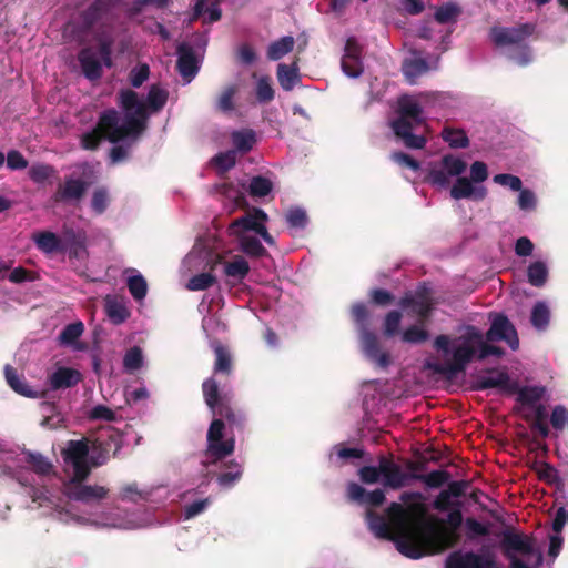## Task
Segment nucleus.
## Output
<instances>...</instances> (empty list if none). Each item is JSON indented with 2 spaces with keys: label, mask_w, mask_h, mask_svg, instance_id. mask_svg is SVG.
I'll return each mask as SVG.
<instances>
[{
  "label": "nucleus",
  "mask_w": 568,
  "mask_h": 568,
  "mask_svg": "<svg viewBox=\"0 0 568 568\" xmlns=\"http://www.w3.org/2000/svg\"><path fill=\"white\" fill-rule=\"evenodd\" d=\"M202 392L205 404L214 416L206 435L205 459L202 460V465L209 467L233 454L235 439L233 436L223 439L225 428L227 426L232 433L242 432L247 416L244 410L233 406L226 395H221L219 384L213 377L203 382Z\"/></svg>",
  "instance_id": "1"
},
{
  "label": "nucleus",
  "mask_w": 568,
  "mask_h": 568,
  "mask_svg": "<svg viewBox=\"0 0 568 568\" xmlns=\"http://www.w3.org/2000/svg\"><path fill=\"white\" fill-rule=\"evenodd\" d=\"M168 91L152 84L149 89L146 101L139 98L138 92L131 89L121 90L118 93V105L124 112L122 128L115 131L114 140L122 136L139 139L148 129L151 113L161 111L168 101Z\"/></svg>",
  "instance_id": "2"
},
{
  "label": "nucleus",
  "mask_w": 568,
  "mask_h": 568,
  "mask_svg": "<svg viewBox=\"0 0 568 568\" xmlns=\"http://www.w3.org/2000/svg\"><path fill=\"white\" fill-rule=\"evenodd\" d=\"M407 515L404 506L394 501L386 508V516L368 509L366 520L369 530L377 538L393 541L405 557L419 559L424 557V552L419 551L412 539L414 530L408 525Z\"/></svg>",
  "instance_id": "3"
},
{
  "label": "nucleus",
  "mask_w": 568,
  "mask_h": 568,
  "mask_svg": "<svg viewBox=\"0 0 568 568\" xmlns=\"http://www.w3.org/2000/svg\"><path fill=\"white\" fill-rule=\"evenodd\" d=\"M458 341L460 342L452 351V359L444 363L429 362L425 363V367L435 374L445 376L448 379L454 378L459 373H464L468 364L474 359L477 354L475 342H481V332L474 325L466 327V333L462 335ZM450 337L442 334L434 339V348L442 352L444 355L450 353Z\"/></svg>",
  "instance_id": "4"
},
{
  "label": "nucleus",
  "mask_w": 568,
  "mask_h": 568,
  "mask_svg": "<svg viewBox=\"0 0 568 568\" xmlns=\"http://www.w3.org/2000/svg\"><path fill=\"white\" fill-rule=\"evenodd\" d=\"M396 114L397 118L390 122L394 134L403 141L406 148L423 149L426 145V139L413 133L425 122L424 111L417 99L408 94L399 97Z\"/></svg>",
  "instance_id": "5"
},
{
  "label": "nucleus",
  "mask_w": 568,
  "mask_h": 568,
  "mask_svg": "<svg viewBox=\"0 0 568 568\" xmlns=\"http://www.w3.org/2000/svg\"><path fill=\"white\" fill-rule=\"evenodd\" d=\"M537 24L534 22L519 23L514 27H493L489 38L497 48L510 47L508 59L520 67H526L532 61L531 48L526 40L536 33Z\"/></svg>",
  "instance_id": "6"
},
{
  "label": "nucleus",
  "mask_w": 568,
  "mask_h": 568,
  "mask_svg": "<svg viewBox=\"0 0 568 568\" xmlns=\"http://www.w3.org/2000/svg\"><path fill=\"white\" fill-rule=\"evenodd\" d=\"M501 537V552L509 561V568H539L542 565V552L536 548L532 536L505 530Z\"/></svg>",
  "instance_id": "7"
},
{
  "label": "nucleus",
  "mask_w": 568,
  "mask_h": 568,
  "mask_svg": "<svg viewBox=\"0 0 568 568\" xmlns=\"http://www.w3.org/2000/svg\"><path fill=\"white\" fill-rule=\"evenodd\" d=\"M349 314L357 329L364 355L379 367H387L390 364V357L388 353L381 352L378 337L369 328L372 314L368 306L363 302H356L351 306Z\"/></svg>",
  "instance_id": "8"
},
{
  "label": "nucleus",
  "mask_w": 568,
  "mask_h": 568,
  "mask_svg": "<svg viewBox=\"0 0 568 568\" xmlns=\"http://www.w3.org/2000/svg\"><path fill=\"white\" fill-rule=\"evenodd\" d=\"M121 128L120 113L115 109H108L100 114L95 128L82 134L81 148L93 151L99 148L102 139H106L111 143H118L125 139H131V136H122L114 140L113 136L116 135L115 131Z\"/></svg>",
  "instance_id": "9"
},
{
  "label": "nucleus",
  "mask_w": 568,
  "mask_h": 568,
  "mask_svg": "<svg viewBox=\"0 0 568 568\" xmlns=\"http://www.w3.org/2000/svg\"><path fill=\"white\" fill-rule=\"evenodd\" d=\"M399 499L402 503L407 505V507L404 508L408 513V525L414 530V534H412V539L414 544L418 547L419 551H423L425 556L428 554L427 540L424 536L422 524L416 518L417 515H422L425 513V506L423 504L425 497L419 491H404L400 494Z\"/></svg>",
  "instance_id": "10"
},
{
  "label": "nucleus",
  "mask_w": 568,
  "mask_h": 568,
  "mask_svg": "<svg viewBox=\"0 0 568 568\" xmlns=\"http://www.w3.org/2000/svg\"><path fill=\"white\" fill-rule=\"evenodd\" d=\"M442 168H433L429 170L426 181L433 185L445 187L449 184V176H458L463 174L467 164L462 159L446 154L440 160Z\"/></svg>",
  "instance_id": "11"
},
{
  "label": "nucleus",
  "mask_w": 568,
  "mask_h": 568,
  "mask_svg": "<svg viewBox=\"0 0 568 568\" xmlns=\"http://www.w3.org/2000/svg\"><path fill=\"white\" fill-rule=\"evenodd\" d=\"M122 0H95L81 14L82 23L90 30L98 24H106L113 19L114 10Z\"/></svg>",
  "instance_id": "12"
},
{
  "label": "nucleus",
  "mask_w": 568,
  "mask_h": 568,
  "mask_svg": "<svg viewBox=\"0 0 568 568\" xmlns=\"http://www.w3.org/2000/svg\"><path fill=\"white\" fill-rule=\"evenodd\" d=\"M486 339L489 342L504 341L513 351L519 347V338L515 326L501 313L494 315L490 327L486 333Z\"/></svg>",
  "instance_id": "13"
},
{
  "label": "nucleus",
  "mask_w": 568,
  "mask_h": 568,
  "mask_svg": "<svg viewBox=\"0 0 568 568\" xmlns=\"http://www.w3.org/2000/svg\"><path fill=\"white\" fill-rule=\"evenodd\" d=\"M62 253H68L70 261H85L89 256L87 232L74 229L64 230Z\"/></svg>",
  "instance_id": "14"
},
{
  "label": "nucleus",
  "mask_w": 568,
  "mask_h": 568,
  "mask_svg": "<svg viewBox=\"0 0 568 568\" xmlns=\"http://www.w3.org/2000/svg\"><path fill=\"white\" fill-rule=\"evenodd\" d=\"M445 568H497V564L491 557L458 550L448 555Z\"/></svg>",
  "instance_id": "15"
},
{
  "label": "nucleus",
  "mask_w": 568,
  "mask_h": 568,
  "mask_svg": "<svg viewBox=\"0 0 568 568\" xmlns=\"http://www.w3.org/2000/svg\"><path fill=\"white\" fill-rule=\"evenodd\" d=\"M363 49L354 37L346 40L341 61L343 72L349 78H358L364 71L362 61Z\"/></svg>",
  "instance_id": "16"
},
{
  "label": "nucleus",
  "mask_w": 568,
  "mask_h": 568,
  "mask_svg": "<svg viewBox=\"0 0 568 568\" xmlns=\"http://www.w3.org/2000/svg\"><path fill=\"white\" fill-rule=\"evenodd\" d=\"M176 69L185 83H190L200 71V62L193 48L186 42H181L176 48Z\"/></svg>",
  "instance_id": "17"
},
{
  "label": "nucleus",
  "mask_w": 568,
  "mask_h": 568,
  "mask_svg": "<svg viewBox=\"0 0 568 568\" xmlns=\"http://www.w3.org/2000/svg\"><path fill=\"white\" fill-rule=\"evenodd\" d=\"M64 495L72 500L83 504L99 503L109 495V489L99 485H73V487H64Z\"/></svg>",
  "instance_id": "18"
},
{
  "label": "nucleus",
  "mask_w": 568,
  "mask_h": 568,
  "mask_svg": "<svg viewBox=\"0 0 568 568\" xmlns=\"http://www.w3.org/2000/svg\"><path fill=\"white\" fill-rule=\"evenodd\" d=\"M398 305L404 310L412 308L420 317H427L432 310L425 286L418 287L415 293L406 292L398 301Z\"/></svg>",
  "instance_id": "19"
},
{
  "label": "nucleus",
  "mask_w": 568,
  "mask_h": 568,
  "mask_svg": "<svg viewBox=\"0 0 568 568\" xmlns=\"http://www.w3.org/2000/svg\"><path fill=\"white\" fill-rule=\"evenodd\" d=\"M89 183L81 179L65 178L64 183L60 184L53 194L54 202L80 201Z\"/></svg>",
  "instance_id": "20"
},
{
  "label": "nucleus",
  "mask_w": 568,
  "mask_h": 568,
  "mask_svg": "<svg viewBox=\"0 0 568 568\" xmlns=\"http://www.w3.org/2000/svg\"><path fill=\"white\" fill-rule=\"evenodd\" d=\"M382 475L385 478L384 485L392 489H399L408 485L409 476L403 471L400 466L393 460L381 456Z\"/></svg>",
  "instance_id": "21"
},
{
  "label": "nucleus",
  "mask_w": 568,
  "mask_h": 568,
  "mask_svg": "<svg viewBox=\"0 0 568 568\" xmlns=\"http://www.w3.org/2000/svg\"><path fill=\"white\" fill-rule=\"evenodd\" d=\"M347 497L351 501L374 507H379L386 499L385 493L382 489L377 488L368 493L356 483H349L347 485Z\"/></svg>",
  "instance_id": "22"
},
{
  "label": "nucleus",
  "mask_w": 568,
  "mask_h": 568,
  "mask_svg": "<svg viewBox=\"0 0 568 568\" xmlns=\"http://www.w3.org/2000/svg\"><path fill=\"white\" fill-rule=\"evenodd\" d=\"M460 507L462 504H456V507L450 509L447 514L445 523L448 525L449 529H445L440 534V541L445 548L454 547L459 541V535L457 531L464 521Z\"/></svg>",
  "instance_id": "23"
},
{
  "label": "nucleus",
  "mask_w": 568,
  "mask_h": 568,
  "mask_svg": "<svg viewBox=\"0 0 568 568\" xmlns=\"http://www.w3.org/2000/svg\"><path fill=\"white\" fill-rule=\"evenodd\" d=\"M37 248L47 256L62 253L63 235L59 236L52 231H39L32 234Z\"/></svg>",
  "instance_id": "24"
},
{
  "label": "nucleus",
  "mask_w": 568,
  "mask_h": 568,
  "mask_svg": "<svg viewBox=\"0 0 568 568\" xmlns=\"http://www.w3.org/2000/svg\"><path fill=\"white\" fill-rule=\"evenodd\" d=\"M486 195V187L474 186L471 181L465 176L457 178L455 184L450 189V196L455 200L473 199L475 201H483Z\"/></svg>",
  "instance_id": "25"
},
{
  "label": "nucleus",
  "mask_w": 568,
  "mask_h": 568,
  "mask_svg": "<svg viewBox=\"0 0 568 568\" xmlns=\"http://www.w3.org/2000/svg\"><path fill=\"white\" fill-rule=\"evenodd\" d=\"M474 388L476 390H486L490 388L509 390L510 378L506 372L490 369L487 374L478 375L476 377Z\"/></svg>",
  "instance_id": "26"
},
{
  "label": "nucleus",
  "mask_w": 568,
  "mask_h": 568,
  "mask_svg": "<svg viewBox=\"0 0 568 568\" xmlns=\"http://www.w3.org/2000/svg\"><path fill=\"white\" fill-rule=\"evenodd\" d=\"M81 381V373L70 367H59L49 377L50 387L53 390L71 388Z\"/></svg>",
  "instance_id": "27"
},
{
  "label": "nucleus",
  "mask_w": 568,
  "mask_h": 568,
  "mask_svg": "<svg viewBox=\"0 0 568 568\" xmlns=\"http://www.w3.org/2000/svg\"><path fill=\"white\" fill-rule=\"evenodd\" d=\"M78 60L84 77L91 81L102 75V65L91 48H83L78 53Z\"/></svg>",
  "instance_id": "28"
},
{
  "label": "nucleus",
  "mask_w": 568,
  "mask_h": 568,
  "mask_svg": "<svg viewBox=\"0 0 568 568\" xmlns=\"http://www.w3.org/2000/svg\"><path fill=\"white\" fill-rule=\"evenodd\" d=\"M4 377L8 385L19 395L28 398H38L40 393L31 387L23 376L17 373V369L11 365L4 366Z\"/></svg>",
  "instance_id": "29"
},
{
  "label": "nucleus",
  "mask_w": 568,
  "mask_h": 568,
  "mask_svg": "<svg viewBox=\"0 0 568 568\" xmlns=\"http://www.w3.org/2000/svg\"><path fill=\"white\" fill-rule=\"evenodd\" d=\"M207 13V17L203 18L204 23H213L221 19L222 10L220 8L219 0H196L193 6V13L191 21H195Z\"/></svg>",
  "instance_id": "30"
},
{
  "label": "nucleus",
  "mask_w": 568,
  "mask_h": 568,
  "mask_svg": "<svg viewBox=\"0 0 568 568\" xmlns=\"http://www.w3.org/2000/svg\"><path fill=\"white\" fill-rule=\"evenodd\" d=\"M24 463L38 475L47 476L53 471V464L41 453L24 450Z\"/></svg>",
  "instance_id": "31"
},
{
  "label": "nucleus",
  "mask_w": 568,
  "mask_h": 568,
  "mask_svg": "<svg viewBox=\"0 0 568 568\" xmlns=\"http://www.w3.org/2000/svg\"><path fill=\"white\" fill-rule=\"evenodd\" d=\"M213 351L215 355L214 374L230 376L233 371V361L230 351L221 343L214 344Z\"/></svg>",
  "instance_id": "32"
},
{
  "label": "nucleus",
  "mask_w": 568,
  "mask_h": 568,
  "mask_svg": "<svg viewBox=\"0 0 568 568\" xmlns=\"http://www.w3.org/2000/svg\"><path fill=\"white\" fill-rule=\"evenodd\" d=\"M267 221V214L262 209H254L252 214H246L243 217L235 220L232 223L233 227L241 226L246 231H254L258 233L260 227H264L263 224Z\"/></svg>",
  "instance_id": "33"
},
{
  "label": "nucleus",
  "mask_w": 568,
  "mask_h": 568,
  "mask_svg": "<svg viewBox=\"0 0 568 568\" xmlns=\"http://www.w3.org/2000/svg\"><path fill=\"white\" fill-rule=\"evenodd\" d=\"M89 445L87 439L70 440L64 450V459L67 463L73 464L88 459Z\"/></svg>",
  "instance_id": "34"
},
{
  "label": "nucleus",
  "mask_w": 568,
  "mask_h": 568,
  "mask_svg": "<svg viewBox=\"0 0 568 568\" xmlns=\"http://www.w3.org/2000/svg\"><path fill=\"white\" fill-rule=\"evenodd\" d=\"M440 136L452 149H465L469 145V139L463 129L445 126Z\"/></svg>",
  "instance_id": "35"
},
{
  "label": "nucleus",
  "mask_w": 568,
  "mask_h": 568,
  "mask_svg": "<svg viewBox=\"0 0 568 568\" xmlns=\"http://www.w3.org/2000/svg\"><path fill=\"white\" fill-rule=\"evenodd\" d=\"M225 467L227 470L221 473L216 477V480L222 488H231L241 479L243 475V467L235 460H231L225 464Z\"/></svg>",
  "instance_id": "36"
},
{
  "label": "nucleus",
  "mask_w": 568,
  "mask_h": 568,
  "mask_svg": "<svg viewBox=\"0 0 568 568\" xmlns=\"http://www.w3.org/2000/svg\"><path fill=\"white\" fill-rule=\"evenodd\" d=\"M105 311L110 321L115 325L124 323L130 316L128 307L115 298L108 297L105 300Z\"/></svg>",
  "instance_id": "37"
},
{
  "label": "nucleus",
  "mask_w": 568,
  "mask_h": 568,
  "mask_svg": "<svg viewBox=\"0 0 568 568\" xmlns=\"http://www.w3.org/2000/svg\"><path fill=\"white\" fill-rule=\"evenodd\" d=\"M277 80L284 91H291L300 81L297 68L280 63L277 65Z\"/></svg>",
  "instance_id": "38"
},
{
  "label": "nucleus",
  "mask_w": 568,
  "mask_h": 568,
  "mask_svg": "<svg viewBox=\"0 0 568 568\" xmlns=\"http://www.w3.org/2000/svg\"><path fill=\"white\" fill-rule=\"evenodd\" d=\"M294 43L295 41L293 37H282L268 45L267 58L273 61L282 59L293 50Z\"/></svg>",
  "instance_id": "39"
},
{
  "label": "nucleus",
  "mask_w": 568,
  "mask_h": 568,
  "mask_svg": "<svg viewBox=\"0 0 568 568\" xmlns=\"http://www.w3.org/2000/svg\"><path fill=\"white\" fill-rule=\"evenodd\" d=\"M428 63L424 59H413L403 63L402 70L408 81L414 84L416 79L428 71Z\"/></svg>",
  "instance_id": "40"
},
{
  "label": "nucleus",
  "mask_w": 568,
  "mask_h": 568,
  "mask_svg": "<svg viewBox=\"0 0 568 568\" xmlns=\"http://www.w3.org/2000/svg\"><path fill=\"white\" fill-rule=\"evenodd\" d=\"M256 142L255 132L251 129L234 131L232 133V143L235 149L242 153L250 152Z\"/></svg>",
  "instance_id": "41"
},
{
  "label": "nucleus",
  "mask_w": 568,
  "mask_h": 568,
  "mask_svg": "<svg viewBox=\"0 0 568 568\" xmlns=\"http://www.w3.org/2000/svg\"><path fill=\"white\" fill-rule=\"evenodd\" d=\"M239 92L237 84H229L219 94L216 99V109L223 113H229L235 109L234 98Z\"/></svg>",
  "instance_id": "42"
},
{
  "label": "nucleus",
  "mask_w": 568,
  "mask_h": 568,
  "mask_svg": "<svg viewBox=\"0 0 568 568\" xmlns=\"http://www.w3.org/2000/svg\"><path fill=\"white\" fill-rule=\"evenodd\" d=\"M413 479L422 481L428 488L435 489L447 484L450 479V474L447 470L437 469L428 474H424V476H413Z\"/></svg>",
  "instance_id": "43"
},
{
  "label": "nucleus",
  "mask_w": 568,
  "mask_h": 568,
  "mask_svg": "<svg viewBox=\"0 0 568 568\" xmlns=\"http://www.w3.org/2000/svg\"><path fill=\"white\" fill-rule=\"evenodd\" d=\"M528 282L536 287H541L548 278V267L541 261L532 262L527 268Z\"/></svg>",
  "instance_id": "44"
},
{
  "label": "nucleus",
  "mask_w": 568,
  "mask_h": 568,
  "mask_svg": "<svg viewBox=\"0 0 568 568\" xmlns=\"http://www.w3.org/2000/svg\"><path fill=\"white\" fill-rule=\"evenodd\" d=\"M460 13L462 8L457 3L446 2L436 9L434 18L438 23L444 24L455 22Z\"/></svg>",
  "instance_id": "45"
},
{
  "label": "nucleus",
  "mask_w": 568,
  "mask_h": 568,
  "mask_svg": "<svg viewBox=\"0 0 568 568\" xmlns=\"http://www.w3.org/2000/svg\"><path fill=\"white\" fill-rule=\"evenodd\" d=\"M550 320V312L545 302H537L531 311L530 322L539 331L545 329Z\"/></svg>",
  "instance_id": "46"
},
{
  "label": "nucleus",
  "mask_w": 568,
  "mask_h": 568,
  "mask_svg": "<svg viewBox=\"0 0 568 568\" xmlns=\"http://www.w3.org/2000/svg\"><path fill=\"white\" fill-rule=\"evenodd\" d=\"M248 272L250 265L242 256H235L224 265V273L230 277L243 280Z\"/></svg>",
  "instance_id": "47"
},
{
  "label": "nucleus",
  "mask_w": 568,
  "mask_h": 568,
  "mask_svg": "<svg viewBox=\"0 0 568 568\" xmlns=\"http://www.w3.org/2000/svg\"><path fill=\"white\" fill-rule=\"evenodd\" d=\"M241 250L251 257H262L267 254L261 241L254 236H242L240 240Z\"/></svg>",
  "instance_id": "48"
},
{
  "label": "nucleus",
  "mask_w": 568,
  "mask_h": 568,
  "mask_svg": "<svg viewBox=\"0 0 568 568\" xmlns=\"http://www.w3.org/2000/svg\"><path fill=\"white\" fill-rule=\"evenodd\" d=\"M545 394L542 386H524L518 392L517 400L523 405L532 406L537 404Z\"/></svg>",
  "instance_id": "49"
},
{
  "label": "nucleus",
  "mask_w": 568,
  "mask_h": 568,
  "mask_svg": "<svg viewBox=\"0 0 568 568\" xmlns=\"http://www.w3.org/2000/svg\"><path fill=\"white\" fill-rule=\"evenodd\" d=\"M71 465L73 467V476L64 484V487H73V485L82 484L91 473V464L88 459Z\"/></svg>",
  "instance_id": "50"
},
{
  "label": "nucleus",
  "mask_w": 568,
  "mask_h": 568,
  "mask_svg": "<svg viewBox=\"0 0 568 568\" xmlns=\"http://www.w3.org/2000/svg\"><path fill=\"white\" fill-rule=\"evenodd\" d=\"M97 40L99 42V53L106 67H111L112 60V45H113V37L105 31H102L97 34Z\"/></svg>",
  "instance_id": "51"
},
{
  "label": "nucleus",
  "mask_w": 568,
  "mask_h": 568,
  "mask_svg": "<svg viewBox=\"0 0 568 568\" xmlns=\"http://www.w3.org/2000/svg\"><path fill=\"white\" fill-rule=\"evenodd\" d=\"M428 338V331L418 325H410L402 334V341L408 344H423Z\"/></svg>",
  "instance_id": "52"
},
{
  "label": "nucleus",
  "mask_w": 568,
  "mask_h": 568,
  "mask_svg": "<svg viewBox=\"0 0 568 568\" xmlns=\"http://www.w3.org/2000/svg\"><path fill=\"white\" fill-rule=\"evenodd\" d=\"M402 313L399 311L393 310L389 311L385 317L383 323V334L386 337H393L399 332V325L402 322Z\"/></svg>",
  "instance_id": "53"
},
{
  "label": "nucleus",
  "mask_w": 568,
  "mask_h": 568,
  "mask_svg": "<svg viewBox=\"0 0 568 568\" xmlns=\"http://www.w3.org/2000/svg\"><path fill=\"white\" fill-rule=\"evenodd\" d=\"M273 189V184L270 179L257 175L252 178L250 182V194L252 196L263 197L266 196Z\"/></svg>",
  "instance_id": "54"
},
{
  "label": "nucleus",
  "mask_w": 568,
  "mask_h": 568,
  "mask_svg": "<svg viewBox=\"0 0 568 568\" xmlns=\"http://www.w3.org/2000/svg\"><path fill=\"white\" fill-rule=\"evenodd\" d=\"M285 219L288 226L293 229L303 230L308 223L306 211L300 206L288 209Z\"/></svg>",
  "instance_id": "55"
},
{
  "label": "nucleus",
  "mask_w": 568,
  "mask_h": 568,
  "mask_svg": "<svg viewBox=\"0 0 568 568\" xmlns=\"http://www.w3.org/2000/svg\"><path fill=\"white\" fill-rule=\"evenodd\" d=\"M55 173V170L53 166L49 165V164H44V163H37V164H33L30 169H29V178L34 182V183H44L47 180H49L53 174Z\"/></svg>",
  "instance_id": "56"
},
{
  "label": "nucleus",
  "mask_w": 568,
  "mask_h": 568,
  "mask_svg": "<svg viewBox=\"0 0 568 568\" xmlns=\"http://www.w3.org/2000/svg\"><path fill=\"white\" fill-rule=\"evenodd\" d=\"M128 288L134 300L141 301L146 295L148 284L145 278L141 274H138L128 278Z\"/></svg>",
  "instance_id": "57"
},
{
  "label": "nucleus",
  "mask_w": 568,
  "mask_h": 568,
  "mask_svg": "<svg viewBox=\"0 0 568 568\" xmlns=\"http://www.w3.org/2000/svg\"><path fill=\"white\" fill-rule=\"evenodd\" d=\"M215 282L216 278L213 274L201 273L192 276L186 284V287L190 291H204L213 286Z\"/></svg>",
  "instance_id": "58"
},
{
  "label": "nucleus",
  "mask_w": 568,
  "mask_h": 568,
  "mask_svg": "<svg viewBox=\"0 0 568 568\" xmlns=\"http://www.w3.org/2000/svg\"><path fill=\"white\" fill-rule=\"evenodd\" d=\"M143 365L142 349L139 346L131 347L124 355L123 366L126 371L134 372Z\"/></svg>",
  "instance_id": "59"
},
{
  "label": "nucleus",
  "mask_w": 568,
  "mask_h": 568,
  "mask_svg": "<svg viewBox=\"0 0 568 568\" xmlns=\"http://www.w3.org/2000/svg\"><path fill=\"white\" fill-rule=\"evenodd\" d=\"M83 331L82 322L68 324L60 333L59 339L62 344H72L82 335Z\"/></svg>",
  "instance_id": "60"
},
{
  "label": "nucleus",
  "mask_w": 568,
  "mask_h": 568,
  "mask_svg": "<svg viewBox=\"0 0 568 568\" xmlns=\"http://www.w3.org/2000/svg\"><path fill=\"white\" fill-rule=\"evenodd\" d=\"M148 495H149L148 491H143V490L139 489V486L136 483L126 484L120 490L121 500H128V501H133V503H136L142 499H146Z\"/></svg>",
  "instance_id": "61"
},
{
  "label": "nucleus",
  "mask_w": 568,
  "mask_h": 568,
  "mask_svg": "<svg viewBox=\"0 0 568 568\" xmlns=\"http://www.w3.org/2000/svg\"><path fill=\"white\" fill-rule=\"evenodd\" d=\"M109 193L105 187L97 189L91 199V207L97 214H102L109 206Z\"/></svg>",
  "instance_id": "62"
},
{
  "label": "nucleus",
  "mask_w": 568,
  "mask_h": 568,
  "mask_svg": "<svg viewBox=\"0 0 568 568\" xmlns=\"http://www.w3.org/2000/svg\"><path fill=\"white\" fill-rule=\"evenodd\" d=\"M256 99L261 103H268L274 99V90L268 77H262L256 84Z\"/></svg>",
  "instance_id": "63"
},
{
  "label": "nucleus",
  "mask_w": 568,
  "mask_h": 568,
  "mask_svg": "<svg viewBox=\"0 0 568 568\" xmlns=\"http://www.w3.org/2000/svg\"><path fill=\"white\" fill-rule=\"evenodd\" d=\"M395 301L394 294L384 288H373L369 292V302L374 305L386 307Z\"/></svg>",
  "instance_id": "64"
}]
</instances>
